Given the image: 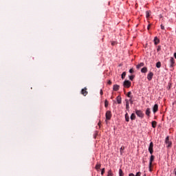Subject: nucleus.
Instances as JSON below:
<instances>
[{
  "mask_svg": "<svg viewBox=\"0 0 176 176\" xmlns=\"http://www.w3.org/2000/svg\"><path fill=\"white\" fill-rule=\"evenodd\" d=\"M124 149H125V147H124V146H122V147L120 148V155H123V151H124Z\"/></svg>",
  "mask_w": 176,
  "mask_h": 176,
  "instance_id": "22",
  "label": "nucleus"
},
{
  "mask_svg": "<svg viewBox=\"0 0 176 176\" xmlns=\"http://www.w3.org/2000/svg\"><path fill=\"white\" fill-rule=\"evenodd\" d=\"M100 96H102V94H104V92L102 91V89H100Z\"/></svg>",
  "mask_w": 176,
  "mask_h": 176,
  "instance_id": "38",
  "label": "nucleus"
},
{
  "mask_svg": "<svg viewBox=\"0 0 176 176\" xmlns=\"http://www.w3.org/2000/svg\"><path fill=\"white\" fill-rule=\"evenodd\" d=\"M161 30H164V25H161Z\"/></svg>",
  "mask_w": 176,
  "mask_h": 176,
  "instance_id": "41",
  "label": "nucleus"
},
{
  "mask_svg": "<svg viewBox=\"0 0 176 176\" xmlns=\"http://www.w3.org/2000/svg\"><path fill=\"white\" fill-rule=\"evenodd\" d=\"M98 126H100V124H101V122H98Z\"/></svg>",
  "mask_w": 176,
  "mask_h": 176,
  "instance_id": "43",
  "label": "nucleus"
},
{
  "mask_svg": "<svg viewBox=\"0 0 176 176\" xmlns=\"http://www.w3.org/2000/svg\"><path fill=\"white\" fill-rule=\"evenodd\" d=\"M131 120H135V113H132L131 115Z\"/></svg>",
  "mask_w": 176,
  "mask_h": 176,
  "instance_id": "21",
  "label": "nucleus"
},
{
  "mask_svg": "<svg viewBox=\"0 0 176 176\" xmlns=\"http://www.w3.org/2000/svg\"><path fill=\"white\" fill-rule=\"evenodd\" d=\"M126 96L129 97V98H131V97H133L131 96V91H129Z\"/></svg>",
  "mask_w": 176,
  "mask_h": 176,
  "instance_id": "29",
  "label": "nucleus"
},
{
  "mask_svg": "<svg viewBox=\"0 0 176 176\" xmlns=\"http://www.w3.org/2000/svg\"><path fill=\"white\" fill-rule=\"evenodd\" d=\"M120 86L118 85H114L113 87V90L114 91H118L120 89Z\"/></svg>",
  "mask_w": 176,
  "mask_h": 176,
  "instance_id": "12",
  "label": "nucleus"
},
{
  "mask_svg": "<svg viewBox=\"0 0 176 176\" xmlns=\"http://www.w3.org/2000/svg\"><path fill=\"white\" fill-rule=\"evenodd\" d=\"M143 176H146V173H144Z\"/></svg>",
  "mask_w": 176,
  "mask_h": 176,
  "instance_id": "44",
  "label": "nucleus"
},
{
  "mask_svg": "<svg viewBox=\"0 0 176 176\" xmlns=\"http://www.w3.org/2000/svg\"><path fill=\"white\" fill-rule=\"evenodd\" d=\"M125 102H126V111H130V105H129L130 103L129 102V100L126 99Z\"/></svg>",
  "mask_w": 176,
  "mask_h": 176,
  "instance_id": "10",
  "label": "nucleus"
},
{
  "mask_svg": "<svg viewBox=\"0 0 176 176\" xmlns=\"http://www.w3.org/2000/svg\"><path fill=\"white\" fill-rule=\"evenodd\" d=\"M135 176H141V172H138Z\"/></svg>",
  "mask_w": 176,
  "mask_h": 176,
  "instance_id": "34",
  "label": "nucleus"
},
{
  "mask_svg": "<svg viewBox=\"0 0 176 176\" xmlns=\"http://www.w3.org/2000/svg\"><path fill=\"white\" fill-rule=\"evenodd\" d=\"M151 28V25H148L147 29L149 30Z\"/></svg>",
  "mask_w": 176,
  "mask_h": 176,
  "instance_id": "42",
  "label": "nucleus"
},
{
  "mask_svg": "<svg viewBox=\"0 0 176 176\" xmlns=\"http://www.w3.org/2000/svg\"><path fill=\"white\" fill-rule=\"evenodd\" d=\"M153 78V72H150L147 75V79L148 80L151 81L152 80Z\"/></svg>",
  "mask_w": 176,
  "mask_h": 176,
  "instance_id": "8",
  "label": "nucleus"
},
{
  "mask_svg": "<svg viewBox=\"0 0 176 176\" xmlns=\"http://www.w3.org/2000/svg\"><path fill=\"white\" fill-rule=\"evenodd\" d=\"M148 151L150 152L151 155L153 154V142H151L149 146H148Z\"/></svg>",
  "mask_w": 176,
  "mask_h": 176,
  "instance_id": "6",
  "label": "nucleus"
},
{
  "mask_svg": "<svg viewBox=\"0 0 176 176\" xmlns=\"http://www.w3.org/2000/svg\"><path fill=\"white\" fill-rule=\"evenodd\" d=\"M165 144H166V148H171L173 142L170 141V138L167 136L165 139Z\"/></svg>",
  "mask_w": 176,
  "mask_h": 176,
  "instance_id": "1",
  "label": "nucleus"
},
{
  "mask_svg": "<svg viewBox=\"0 0 176 176\" xmlns=\"http://www.w3.org/2000/svg\"><path fill=\"white\" fill-rule=\"evenodd\" d=\"M156 67H157V68H160V67H162V63L157 62L156 63Z\"/></svg>",
  "mask_w": 176,
  "mask_h": 176,
  "instance_id": "26",
  "label": "nucleus"
},
{
  "mask_svg": "<svg viewBox=\"0 0 176 176\" xmlns=\"http://www.w3.org/2000/svg\"><path fill=\"white\" fill-rule=\"evenodd\" d=\"M106 116V120H111V118H112V113H111V111H107L105 114Z\"/></svg>",
  "mask_w": 176,
  "mask_h": 176,
  "instance_id": "3",
  "label": "nucleus"
},
{
  "mask_svg": "<svg viewBox=\"0 0 176 176\" xmlns=\"http://www.w3.org/2000/svg\"><path fill=\"white\" fill-rule=\"evenodd\" d=\"M135 113H136L137 116H138L139 118H141L142 119V118H144V113H142V111L135 110Z\"/></svg>",
  "mask_w": 176,
  "mask_h": 176,
  "instance_id": "5",
  "label": "nucleus"
},
{
  "mask_svg": "<svg viewBox=\"0 0 176 176\" xmlns=\"http://www.w3.org/2000/svg\"><path fill=\"white\" fill-rule=\"evenodd\" d=\"M116 100L118 104H122V97L120 96H117Z\"/></svg>",
  "mask_w": 176,
  "mask_h": 176,
  "instance_id": "14",
  "label": "nucleus"
},
{
  "mask_svg": "<svg viewBox=\"0 0 176 176\" xmlns=\"http://www.w3.org/2000/svg\"><path fill=\"white\" fill-rule=\"evenodd\" d=\"M153 160H155V155H153L151 154V156L150 160H149L150 166H152V163H153Z\"/></svg>",
  "mask_w": 176,
  "mask_h": 176,
  "instance_id": "11",
  "label": "nucleus"
},
{
  "mask_svg": "<svg viewBox=\"0 0 176 176\" xmlns=\"http://www.w3.org/2000/svg\"><path fill=\"white\" fill-rule=\"evenodd\" d=\"M159 111V105L157 104H155L153 107V113H156Z\"/></svg>",
  "mask_w": 176,
  "mask_h": 176,
  "instance_id": "9",
  "label": "nucleus"
},
{
  "mask_svg": "<svg viewBox=\"0 0 176 176\" xmlns=\"http://www.w3.org/2000/svg\"><path fill=\"white\" fill-rule=\"evenodd\" d=\"M119 176H124V173H123L122 168L119 169Z\"/></svg>",
  "mask_w": 176,
  "mask_h": 176,
  "instance_id": "20",
  "label": "nucleus"
},
{
  "mask_svg": "<svg viewBox=\"0 0 176 176\" xmlns=\"http://www.w3.org/2000/svg\"><path fill=\"white\" fill-rule=\"evenodd\" d=\"M129 176H135V175L134 173H130Z\"/></svg>",
  "mask_w": 176,
  "mask_h": 176,
  "instance_id": "40",
  "label": "nucleus"
},
{
  "mask_svg": "<svg viewBox=\"0 0 176 176\" xmlns=\"http://www.w3.org/2000/svg\"><path fill=\"white\" fill-rule=\"evenodd\" d=\"M125 120L126 122H130V118L129 117V113H127L125 114Z\"/></svg>",
  "mask_w": 176,
  "mask_h": 176,
  "instance_id": "19",
  "label": "nucleus"
},
{
  "mask_svg": "<svg viewBox=\"0 0 176 176\" xmlns=\"http://www.w3.org/2000/svg\"><path fill=\"white\" fill-rule=\"evenodd\" d=\"M104 173H105V168H102V170H101V175H104Z\"/></svg>",
  "mask_w": 176,
  "mask_h": 176,
  "instance_id": "30",
  "label": "nucleus"
},
{
  "mask_svg": "<svg viewBox=\"0 0 176 176\" xmlns=\"http://www.w3.org/2000/svg\"><path fill=\"white\" fill-rule=\"evenodd\" d=\"M144 65H145L144 63H140V64L137 65L136 68L140 69V68H141V67H144Z\"/></svg>",
  "mask_w": 176,
  "mask_h": 176,
  "instance_id": "17",
  "label": "nucleus"
},
{
  "mask_svg": "<svg viewBox=\"0 0 176 176\" xmlns=\"http://www.w3.org/2000/svg\"><path fill=\"white\" fill-rule=\"evenodd\" d=\"M123 86L124 87H126V89H129V87H130L131 86V82H130L129 80H124V83H123Z\"/></svg>",
  "mask_w": 176,
  "mask_h": 176,
  "instance_id": "2",
  "label": "nucleus"
},
{
  "mask_svg": "<svg viewBox=\"0 0 176 176\" xmlns=\"http://www.w3.org/2000/svg\"><path fill=\"white\" fill-rule=\"evenodd\" d=\"M133 72H134V70L133 69H129V73L133 74Z\"/></svg>",
  "mask_w": 176,
  "mask_h": 176,
  "instance_id": "35",
  "label": "nucleus"
},
{
  "mask_svg": "<svg viewBox=\"0 0 176 176\" xmlns=\"http://www.w3.org/2000/svg\"><path fill=\"white\" fill-rule=\"evenodd\" d=\"M108 85H112V81H111V80L108 81Z\"/></svg>",
  "mask_w": 176,
  "mask_h": 176,
  "instance_id": "39",
  "label": "nucleus"
},
{
  "mask_svg": "<svg viewBox=\"0 0 176 176\" xmlns=\"http://www.w3.org/2000/svg\"><path fill=\"white\" fill-rule=\"evenodd\" d=\"M160 43V40L157 38V36H155L154 38V43L155 45H158Z\"/></svg>",
  "mask_w": 176,
  "mask_h": 176,
  "instance_id": "13",
  "label": "nucleus"
},
{
  "mask_svg": "<svg viewBox=\"0 0 176 176\" xmlns=\"http://www.w3.org/2000/svg\"><path fill=\"white\" fill-rule=\"evenodd\" d=\"M148 168H149V171H152V166H151V164H149Z\"/></svg>",
  "mask_w": 176,
  "mask_h": 176,
  "instance_id": "36",
  "label": "nucleus"
},
{
  "mask_svg": "<svg viewBox=\"0 0 176 176\" xmlns=\"http://www.w3.org/2000/svg\"><path fill=\"white\" fill-rule=\"evenodd\" d=\"M146 115L149 118L151 116V109L147 108L146 110Z\"/></svg>",
  "mask_w": 176,
  "mask_h": 176,
  "instance_id": "15",
  "label": "nucleus"
},
{
  "mask_svg": "<svg viewBox=\"0 0 176 176\" xmlns=\"http://www.w3.org/2000/svg\"><path fill=\"white\" fill-rule=\"evenodd\" d=\"M111 45L112 46H115V45H116V42L115 41L111 42Z\"/></svg>",
  "mask_w": 176,
  "mask_h": 176,
  "instance_id": "37",
  "label": "nucleus"
},
{
  "mask_svg": "<svg viewBox=\"0 0 176 176\" xmlns=\"http://www.w3.org/2000/svg\"><path fill=\"white\" fill-rule=\"evenodd\" d=\"M130 80H133L134 79V76H129Z\"/></svg>",
  "mask_w": 176,
  "mask_h": 176,
  "instance_id": "33",
  "label": "nucleus"
},
{
  "mask_svg": "<svg viewBox=\"0 0 176 176\" xmlns=\"http://www.w3.org/2000/svg\"><path fill=\"white\" fill-rule=\"evenodd\" d=\"M129 102H130V104L131 105H133L134 101L133 100V97H131L129 100H128Z\"/></svg>",
  "mask_w": 176,
  "mask_h": 176,
  "instance_id": "24",
  "label": "nucleus"
},
{
  "mask_svg": "<svg viewBox=\"0 0 176 176\" xmlns=\"http://www.w3.org/2000/svg\"><path fill=\"white\" fill-rule=\"evenodd\" d=\"M81 94L84 96V97H86L87 94H89V92H87V88L85 87L81 90Z\"/></svg>",
  "mask_w": 176,
  "mask_h": 176,
  "instance_id": "7",
  "label": "nucleus"
},
{
  "mask_svg": "<svg viewBox=\"0 0 176 176\" xmlns=\"http://www.w3.org/2000/svg\"><path fill=\"white\" fill-rule=\"evenodd\" d=\"M150 14H149V11H146V17L148 19V17H149Z\"/></svg>",
  "mask_w": 176,
  "mask_h": 176,
  "instance_id": "32",
  "label": "nucleus"
},
{
  "mask_svg": "<svg viewBox=\"0 0 176 176\" xmlns=\"http://www.w3.org/2000/svg\"><path fill=\"white\" fill-rule=\"evenodd\" d=\"M157 124V122H156V121H153L151 122V125H152L153 129H156Z\"/></svg>",
  "mask_w": 176,
  "mask_h": 176,
  "instance_id": "18",
  "label": "nucleus"
},
{
  "mask_svg": "<svg viewBox=\"0 0 176 176\" xmlns=\"http://www.w3.org/2000/svg\"><path fill=\"white\" fill-rule=\"evenodd\" d=\"M100 168H101V164H97L96 165V170H100Z\"/></svg>",
  "mask_w": 176,
  "mask_h": 176,
  "instance_id": "23",
  "label": "nucleus"
},
{
  "mask_svg": "<svg viewBox=\"0 0 176 176\" xmlns=\"http://www.w3.org/2000/svg\"><path fill=\"white\" fill-rule=\"evenodd\" d=\"M174 64H175V60H174V58L171 57L170 59V68H171V70L174 68Z\"/></svg>",
  "mask_w": 176,
  "mask_h": 176,
  "instance_id": "4",
  "label": "nucleus"
},
{
  "mask_svg": "<svg viewBox=\"0 0 176 176\" xmlns=\"http://www.w3.org/2000/svg\"><path fill=\"white\" fill-rule=\"evenodd\" d=\"M107 176H113V173H112V170H109L108 171Z\"/></svg>",
  "mask_w": 176,
  "mask_h": 176,
  "instance_id": "25",
  "label": "nucleus"
},
{
  "mask_svg": "<svg viewBox=\"0 0 176 176\" xmlns=\"http://www.w3.org/2000/svg\"><path fill=\"white\" fill-rule=\"evenodd\" d=\"M108 100H104V107H105V108H107L108 107Z\"/></svg>",
  "mask_w": 176,
  "mask_h": 176,
  "instance_id": "28",
  "label": "nucleus"
},
{
  "mask_svg": "<svg viewBox=\"0 0 176 176\" xmlns=\"http://www.w3.org/2000/svg\"><path fill=\"white\" fill-rule=\"evenodd\" d=\"M160 50H162V46L158 45V46H157V52H160Z\"/></svg>",
  "mask_w": 176,
  "mask_h": 176,
  "instance_id": "31",
  "label": "nucleus"
},
{
  "mask_svg": "<svg viewBox=\"0 0 176 176\" xmlns=\"http://www.w3.org/2000/svg\"><path fill=\"white\" fill-rule=\"evenodd\" d=\"M121 78H122V79H124V78H126V72H124L122 74Z\"/></svg>",
  "mask_w": 176,
  "mask_h": 176,
  "instance_id": "27",
  "label": "nucleus"
},
{
  "mask_svg": "<svg viewBox=\"0 0 176 176\" xmlns=\"http://www.w3.org/2000/svg\"><path fill=\"white\" fill-rule=\"evenodd\" d=\"M141 72L142 74H146V72H148V68H146V67H143L142 69H141Z\"/></svg>",
  "mask_w": 176,
  "mask_h": 176,
  "instance_id": "16",
  "label": "nucleus"
}]
</instances>
